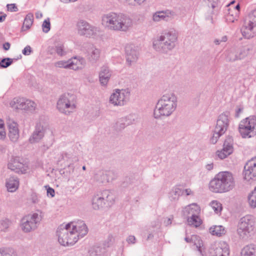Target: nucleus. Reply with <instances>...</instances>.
I'll list each match as a JSON object with an SVG mask.
<instances>
[{
	"mask_svg": "<svg viewBox=\"0 0 256 256\" xmlns=\"http://www.w3.org/2000/svg\"><path fill=\"white\" fill-rule=\"evenodd\" d=\"M178 104L177 97L173 92L164 94L158 100L154 111L156 118L170 116L176 110Z\"/></svg>",
	"mask_w": 256,
	"mask_h": 256,
	"instance_id": "obj_3",
	"label": "nucleus"
},
{
	"mask_svg": "<svg viewBox=\"0 0 256 256\" xmlns=\"http://www.w3.org/2000/svg\"><path fill=\"white\" fill-rule=\"evenodd\" d=\"M210 204L216 214H218L222 210V204L218 200H212Z\"/></svg>",
	"mask_w": 256,
	"mask_h": 256,
	"instance_id": "obj_44",
	"label": "nucleus"
},
{
	"mask_svg": "<svg viewBox=\"0 0 256 256\" xmlns=\"http://www.w3.org/2000/svg\"><path fill=\"white\" fill-rule=\"evenodd\" d=\"M175 16L176 13L170 10L158 11L153 14L152 20L156 22L162 20L168 22L173 19Z\"/></svg>",
	"mask_w": 256,
	"mask_h": 256,
	"instance_id": "obj_17",
	"label": "nucleus"
},
{
	"mask_svg": "<svg viewBox=\"0 0 256 256\" xmlns=\"http://www.w3.org/2000/svg\"><path fill=\"white\" fill-rule=\"evenodd\" d=\"M182 193V190L180 188H175L170 193L169 198L172 201L176 200Z\"/></svg>",
	"mask_w": 256,
	"mask_h": 256,
	"instance_id": "obj_38",
	"label": "nucleus"
},
{
	"mask_svg": "<svg viewBox=\"0 0 256 256\" xmlns=\"http://www.w3.org/2000/svg\"><path fill=\"white\" fill-rule=\"evenodd\" d=\"M248 202L252 208H256V188L248 196Z\"/></svg>",
	"mask_w": 256,
	"mask_h": 256,
	"instance_id": "obj_42",
	"label": "nucleus"
},
{
	"mask_svg": "<svg viewBox=\"0 0 256 256\" xmlns=\"http://www.w3.org/2000/svg\"><path fill=\"white\" fill-rule=\"evenodd\" d=\"M239 131L243 138H250L256 135V117L250 116L241 121Z\"/></svg>",
	"mask_w": 256,
	"mask_h": 256,
	"instance_id": "obj_9",
	"label": "nucleus"
},
{
	"mask_svg": "<svg viewBox=\"0 0 256 256\" xmlns=\"http://www.w3.org/2000/svg\"><path fill=\"white\" fill-rule=\"evenodd\" d=\"M236 186L233 174L228 171L220 172L216 174L209 184L210 190L216 193H224L230 191Z\"/></svg>",
	"mask_w": 256,
	"mask_h": 256,
	"instance_id": "obj_4",
	"label": "nucleus"
},
{
	"mask_svg": "<svg viewBox=\"0 0 256 256\" xmlns=\"http://www.w3.org/2000/svg\"><path fill=\"white\" fill-rule=\"evenodd\" d=\"M126 242L128 244H134L136 242V238L134 236H129L126 239Z\"/></svg>",
	"mask_w": 256,
	"mask_h": 256,
	"instance_id": "obj_53",
	"label": "nucleus"
},
{
	"mask_svg": "<svg viewBox=\"0 0 256 256\" xmlns=\"http://www.w3.org/2000/svg\"><path fill=\"white\" fill-rule=\"evenodd\" d=\"M244 179L247 181L256 178V157L248 160L244 166Z\"/></svg>",
	"mask_w": 256,
	"mask_h": 256,
	"instance_id": "obj_14",
	"label": "nucleus"
},
{
	"mask_svg": "<svg viewBox=\"0 0 256 256\" xmlns=\"http://www.w3.org/2000/svg\"><path fill=\"white\" fill-rule=\"evenodd\" d=\"M102 199L98 192L94 195L92 200V205L94 210H102L106 207V205Z\"/></svg>",
	"mask_w": 256,
	"mask_h": 256,
	"instance_id": "obj_28",
	"label": "nucleus"
},
{
	"mask_svg": "<svg viewBox=\"0 0 256 256\" xmlns=\"http://www.w3.org/2000/svg\"><path fill=\"white\" fill-rule=\"evenodd\" d=\"M54 50L58 55L60 56H64L66 54L64 50V46L62 44H58L55 46Z\"/></svg>",
	"mask_w": 256,
	"mask_h": 256,
	"instance_id": "obj_46",
	"label": "nucleus"
},
{
	"mask_svg": "<svg viewBox=\"0 0 256 256\" xmlns=\"http://www.w3.org/2000/svg\"><path fill=\"white\" fill-rule=\"evenodd\" d=\"M228 12L226 16V21L228 22H234L238 20V12L236 10V12H234L231 8H228Z\"/></svg>",
	"mask_w": 256,
	"mask_h": 256,
	"instance_id": "obj_39",
	"label": "nucleus"
},
{
	"mask_svg": "<svg viewBox=\"0 0 256 256\" xmlns=\"http://www.w3.org/2000/svg\"><path fill=\"white\" fill-rule=\"evenodd\" d=\"M229 114L224 112L220 114L217 120L214 130L222 134H224L229 126Z\"/></svg>",
	"mask_w": 256,
	"mask_h": 256,
	"instance_id": "obj_15",
	"label": "nucleus"
},
{
	"mask_svg": "<svg viewBox=\"0 0 256 256\" xmlns=\"http://www.w3.org/2000/svg\"><path fill=\"white\" fill-rule=\"evenodd\" d=\"M256 232V222L254 216L248 214L240 220L237 232L240 238L246 240L254 235Z\"/></svg>",
	"mask_w": 256,
	"mask_h": 256,
	"instance_id": "obj_6",
	"label": "nucleus"
},
{
	"mask_svg": "<svg viewBox=\"0 0 256 256\" xmlns=\"http://www.w3.org/2000/svg\"><path fill=\"white\" fill-rule=\"evenodd\" d=\"M112 76V72L106 66L101 68L99 73V80L102 85L106 86Z\"/></svg>",
	"mask_w": 256,
	"mask_h": 256,
	"instance_id": "obj_26",
	"label": "nucleus"
},
{
	"mask_svg": "<svg viewBox=\"0 0 256 256\" xmlns=\"http://www.w3.org/2000/svg\"><path fill=\"white\" fill-rule=\"evenodd\" d=\"M226 60L228 62H233L238 60V56L234 54V48L229 49L226 52Z\"/></svg>",
	"mask_w": 256,
	"mask_h": 256,
	"instance_id": "obj_41",
	"label": "nucleus"
},
{
	"mask_svg": "<svg viewBox=\"0 0 256 256\" xmlns=\"http://www.w3.org/2000/svg\"><path fill=\"white\" fill-rule=\"evenodd\" d=\"M234 12H236V11L238 10L239 12L240 6L239 4H238L236 6H234L233 8H230Z\"/></svg>",
	"mask_w": 256,
	"mask_h": 256,
	"instance_id": "obj_61",
	"label": "nucleus"
},
{
	"mask_svg": "<svg viewBox=\"0 0 256 256\" xmlns=\"http://www.w3.org/2000/svg\"><path fill=\"white\" fill-rule=\"evenodd\" d=\"M42 31L45 33H47L50 31V24L49 18H48L44 20L42 24Z\"/></svg>",
	"mask_w": 256,
	"mask_h": 256,
	"instance_id": "obj_51",
	"label": "nucleus"
},
{
	"mask_svg": "<svg viewBox=\"0 0 256 256\" xmlns=\"http://www.w3.org/2000/svg\"><path fill=\"white\" fill-rule=\"evenodd\" d=\"M9 104L14 110L29 112H34L37 106L34 102L24 97L14 98L10 102Z\"/></svg>",
	"mask_w": 256,
	"mask_h": 256,
	"instance_id": "obj_10",
	"label": "nucleus"
},
{
	"mask_svg": "<svg viewBox=\"0 0 256 256\" xmlns=\"http://www.w3.org/2000/svg\"><path fill=\"white\" fill-rule=\"evenodd\" d=\"M6 138V132L4 121L0 118V140H4Z\"/></svg>",
	"mask_w": 256,
	"mask_h": 256,
	"instance_id": "obj_49",
	"label": "nucleus"
},
{
	"mask_svg": "<svg viewBox=\"0 0 256 256\" xmlns=\"http://www.w3.org/2000/svg\"><path fill=\"white\" fill-rule=\"evenodd\" d=\"M126 62L128 65L132 66L136 62L138 52L137 48L134 45L130 44L126 46Z\"/></svg>",
	"mask_w": 256,
	"mask_h": 256,
	"instance_id": "obj_19",
	"label": "nucleus"
},
{
	"mask_svg": "<svg viewBox=\"0 0 256 256\" xmlns=\"http://www.w3.org/2000/svg\"><path fill=\"white\" fill-rule=\"evenodd\" d=\"M206 168L208 170H212L214 168V164L213 163H210L206 165Z\"/></svg>",
	"mask_w": 256,
	"mask_h": 256,
	"instance_id": "obj_59",
	"label": "nucleus"
},
{
	"mask_svg": "<svg viewBox=\"0 0 256 256\" xmlns=\"http://www.w3.org/2000/svg\"><path fill=\"white\" fill-rule=\"evenodd\" d=\"M0 256H17V254L12 248H0Z\"/></svg>",
	"mask_w": 256,
	"mask_h": 256,
	"instance_id": "obj_40",
	"label": "nucleus"
},
{
	"mask_svg": "<svg viewBox=\"0 0 256 256\" xmlns=\"http://www.w3.org/2000/svg\"><path fill=\"white\" fill-rule=\"evenodd\" d=\"M31 200L32 203L36 204L38 202V199L36 195L33 194L32 195Z\"/></svg>",
	"mask_w": 256,
	"mask_h": 256,
	"instance_id": "obj_57",
	"label": "nucleus"
},
{
	"mask_svg": "<svg viewBox=\"0 0 256 256\" xmlns=\"http://www.w3.org/2000/svg\"><path fill=\"white\" fill-rule=\"evenodd\" d=\"M177 40L178 36L175 31L170 30L154 38L152 46L158 52L167 53L175 47Z\"/></svg>",
	"mask_w": 256,
	"mask_h": 256,
	"instance_id": "obj_5",
	"label": "nucleus"
},
{
	"mask_svg": "<svg viewBox=\"0 0 256 256\" xmlns=\"http://www.w3.org/2000/svg\"><path fill=\"white\" fill-rule=\"evenodd\" d=\"M34 20L33 14L30 13L28 14L24 20L23 26L22 27V30H26L30 28Z\"/></svg>",
	"mask_w": 256,
	"mask_h": 256,
	"instance_id": "obj_33",
	"label": "nucleus"
},
{
	"mask_svg": "<svg viewBox=\"0 0 256 256\" xmlns=\"http://www.w3.org/2000/svg\"><path fill=\"white\" fill-rule=\"evenodd\" d=\"M187 221L189 225L196 228L202 224V220L199 215L188 217Z\"/></svg>",
	"mask_w": 256,
	"mask_h": 256,
	"instance_id": "obj_36",
	"label": "nucleus"
},
{
	"mask_svg": "<svg viewBox=\"0 0 256 256\" xmlns=\"http://www.w3.org/2000/svg\"><path fill=\"white\" fill-rule=\"evenodd\" d=\"M254 46L252 44H248L239 48V56L242 60L248 56L253 51Z\"/></svg>",
	"mask_w": 256,
	"mask_h": 256,
	"instance_id": "obj_30",
	"label": "nucleus"
},
{
	"mask_svg": "<svg viewBox=\"0 0 256 256\" xmlns=\"http://www.w3.org/2000/svg\"><path fill=\"white\" fill-rule=\"evenodd\" d=\"M3 48L4 50H8L10 48V44L9 42H6L3 44Z\"/></svg>",
	"mask_w": 256,
	"mask_h": 256,
	"instance_id": "obj_62",
	"label": "nucleus"
},
{
	"mask_svg": "<svg viewBox=\"0 0 256 256\" xmlns=\"http://www.w3.org/2000/svg\"><path fill=\"white\" fill-rule=\"evenodd\" d=\"M8 169L18 174H26L29 167L27 163H24L22 159L18 157L11 158L8 164Z\"/></svg>",
	"mask_w": 256,
	"mask_h": 256,
	"instance_id": "obj_13",
	"label": "nucleus"
},
{
	"mask_svg": "<svg viewBox=\"0 0 256 256\" xmlns=\"http://www.w3.org/2000/svg\"><path fill=\"white\" fill-rule=\"evenodd\" d=\"M100 50L92 44L88 45L86 50L87 59L92 63L96 62L100 58Z\"/></svg>",
	"mask_w": 256,
	"mask_h": 256,
	"instance_id": "obj_22",
	"label": "nucleus"
},
{
	"mask_svg": "<svg viewBox=\"0 0 256 256\" xmlns=\"http://www.w3.org/2000/svg\"><path fill=\"white\" fill-rule=\"evenodd\" d=\"M242 256H256V248L252 245L246 246L242 251Z\"/></svg>",
	"mask_w": 256,
	"mask_h": 256,
	"instance_id": "obj_32",
	"label": "nucleus"
},
{
	"mask_svg": "<svg viewBox=\"0 0 256 256\" xmlns=\"http://www.w3.org/2000/svg\"><path fill=\"white\" fill-rule=\"evenodd\" d=\"M6 7L8 10L10 12H17L18 10V8L15 4H8Z\"/></svg>",
	"mask_w": 256,
	"mask_h": 256,
	"instance_id": "obj_54",
	"label": "nucleus"
},
{
	"mask_svg": "<svg viewBox=\"0 0 256 256\" xmlns=\"http://www.w3.org/2000/svg\"><path fill=\"white\" fill-rule=\"evenodd\" d=\"M234 54H235V55L236 56H238V60H242L241 58H240V56H239V48H234Z\"/></svg>",
	"mask_w": 256,
	"mask_h": 256,
	"instance_id": "obj_60",
	"label": "nucleus"
},
{
	"mask_svg": "<svg viewBox=\"0 0 256 256\" xmlns=\"http://www.w3.org/2000/svg\"><path fill=\"white\" fill-rule=\"evenodd\" d=\"M240 31L244 37L249 39L256 35V26L245 20Z\"/></svg>",
	"mask_w": 256,
	"mask_h": 256,
	"instance_id": "obj_20",
	"label": "nucleus"
},
{
	"mask_svg": "<svg viewBox=\"0 0 256 256\" xmlns=\"http://www.w3.org/2000/svg\"><path fill=\"white\" fill-rule=\"evenodd\" d=\"M216 154L218 158L221 160H223L230 155V154L228 153L227 151L222 148L221 150H217Z\"/></svg>",
	"mask_w": 256,
	"mask_h": 256,
	"instance_id": "obj_50",
	"label": "nucleus"
},
{
	"mask_svg": "<svg viewBox=\"0 0 256 256\" xmlns=\"http://www.w3.org/2000/svg\"><path fill=\"white\" fill-rule=\"evenodd\" d=\"M104 249L96 247L92 248L89 252L90 256H104Z\"/></svg>",
	"mask_w": 256,
	"mask_h": 256,
	"instance_id": "obj_43",
	"label": "nucleus"
},
{
	"mask_svg": "<svg viewBox=\"0 0 256 256\" xmlns=\"http://www.w3.org/2000/svg\"><path fill=\"white\" fill-rule=\"evenodd\" d=\"M229 253L228 245L226 242H222L215 249L214 256H228Z\"/></svg>",
	"mask_w": 256,
	"mask_h": 256,
	"instance_id": "obj_29",
	"label": "nucleus"
},
{
	"mask_svg": "<svg viewBox=\"0 0 256 256\" xmlns=\"http://www.w3.org/2000/svg\"><path fill=\"white\" fill-rule=\"evenodd\" d=\"M233 140L232 137H227L224 141L223 148L226 150L228 153L232 154L234 150Z\"/></svg>",
	"mask_w": 256,
	"mask_h": 256,
	"instance_id": "obj_35",
	"label": "nucleus"
},
{
	"mask_svg": "<svg viewBox=\"0 0 256 256\" xmlns=\"http://www.w3.org/2000/svg\"><path fill=\"white\" fill-rule=\"evenodd\" d=\"M6 124L8 129V136L12 142L18 140L20 136L18 124L10 118L7 119Z\"/></svg>",
	"mask_w": 256,
	"mask_h": 256,
	"instance_id": "obj_18",
	"label": "nucleus"
},
{
	"mask_svg": "<svg viewBox=\"0 0 256 256\" xmlns=\"http://www.w3.org/2000/svg\"><path fill=\"white\" fill-rule=\"evenodd\" d=\"M54 66L58 68L69 69L68 60H59L54 63Z\"/></svg>",
	"mask_w": 256,
	"mask_h": 256,
	"instance_id": "obj_48",
	"label": "nucleus"
},
{
	"mask_svg": "<svg viewBox=\"0 0 256 256\" xmlns=\"http://www.w3.org/2000/svg\"><path fill=\"white\" fill-rule=\"evenodd\" d=\"M210 232L212 235L220 236L224 234L225 230L222 226H214L210 228Z\"/></svg>",
	"mask_w": 256,
	"mask_h": 256,
	"instance_id": "obj_34",
	"label": "nucleus"
},
{
	"mask_svg": "<svg viewBox=\"0 0 256 256\" xmlns=\"http://www.w3.org/2000/svg\"><path fill=\"white\" fill-rule=\"evenodd\" d=\"M6 186L9 192H14L19 186L18 179L14 176L10 177L6 180Z\"/></svg>",
	"mask_w": 256,
	"mask_h": 256,
	"instance_id": "obj_27",
	"label": "nucleus"
},
{
	"mask_svg": "<svg viewBox=\"0 0 256 256\" xmlns=\"http://www.w3.org/2000/svg\"><path fill=\"white\" fill-rule=\"evenodd\" d=\"M110 174H114L113 171L98 170L96 172L94 176V181L100 184L108 182L110 178H108Z\"/></svg>",
	"mask_w": 256,
	"mask_h": 256,
	"instance_id": "obj_24",
	"label": "nucleus"
},
{
	"mask_svg": "<svg viewBox=\"0 0 256 256\" xmlns=\"http://www.w3.org/2000/svg\"><path fill=\"white\" fill-rule=\"evenodd\" d=\"M200 212V207L196 204L192 203L184 207L182 214L184 216L188 218L190 216L199 215Z\"/></svg>",
	"mask_w": 256,
	"mask_h": 256,
	"instance_id": "obj_23",
	"label": "nucleus"
},
{
	"mask_svg": "<svg viewBox=\"0 0 256 256\" xmlns=\"http://www.w3.org/2000/svg\"><path fill=\"white\" fill-rule=\"evenodd\" d=\"M54 190L53 188H48L47 189V195L48 196H50L51 197H54Z\"/></svg>",
	"mask_w": 256,
	"mask_h": 256,
	"instance_id": "obj_56",
	"label": "nucleus"
},
{
	"mask_svg": "<svg viewBox=\"0 0 256 256\" xmlns=\"http://www.w3.org/2000/svg\"><path fill=\"white\" fill-rule=\"evenodd\" d=\"M76 28L78 34L88 38H96L100 34V30L98 27L92 26L84 20L78 22Z\"/></svg>",
	"mask_w": 256,
	"mask_h": 256,
	"instance_id": "obj_11",
	"label": "nucleus"
},
{
	"mask_svg": "<svg viewBox=\"0 0 256 256\" xmlns=\"http://www.w3.org/2000/svg\"><path fill=\"white\" fill-rule=\"evenodd\" d=\"M88 228L82 220L62 224L56 231L59 243L64 246H70L76 242L80 238L87 234Z\"/></svg>",
	"mask_w": 256,
	"mask_h": 256,
	"instance_id": "obj_1",
	"label": "nucleus"
},
{
	"mask_svg": "<svg viewBox=\"0 0 256 256\" xmlns=\"http://www.w3.org/2000/svg\"><path fill=\"white\" fill-rule=\"evenodd\" d=\"M102 24L108 30L126 32L132 28L133 21L126 14L110 12L102 16Z\"/></svg>",
	"mask_w": 256,
	"mask_h": 256,
	"instance_id": "obj_2",
	"label": "nucleus"
},
{
	"mask_svg": "<svg viewBox=\"0 0 256 256\" xmlns=\"http://www.w3.org/2000/svg\"><path fill=\"white\" fill-rule=\"evenodd\" d=\"M31 52V48L28 46L22 50V54L24 55H29Z\"/></svg>",
	"mask_w": 256,
	"mask_h": 256,
	"instance_id": "obj_55",
	"label": "nucleus"
},
{
	"mask_svg": "<svg viewBox=\"0 0 256 256\" xmlns=\"http://www.w3.org/2000/svg\"><path fill=\"white\" fill-rule=\"evenodd\" d=\"M190 240H192V242L196 246L198 250L203 256V243L200 237L196 235H192Z\"/></svg>",
	"mask_w": 256,
	"mask_h": 256,
	"instance_id": "obj_31",
	"label": "nucleus"
},
{
	"mask_svg": "<svg viewBox=\"0 0 256 256\" xmlns=\"http://www.w3.org/2000/svg\"><path fill=\"white\" fill-rule=\"evenodd\" d=\"M247 21L256 26V10L252 12L246 19Z\"/></svg>",
	"mask_w": 256,
	"mask_h": 256,
	"instance_id": "obj_47",
	"label": "nucleus"
},
{
	"mask_svg": "<svg viewBox=\"0 0 256 256\" xmlns=\"http://www.w3.org/2000/svg\"><path fill=\"white\" fill-rule=\"evenodd\" d=\"M36 18H40L42 17V14L40 12H38L36 13Z\"/></svg>",
	"mask_w": 256,
	"mask_h": 256,
	"instance_id": "obj_63",
	"label": "nucleus"
},
{
	"mask_svg": "<svg viewBox=\"0 0 256 256\" xmlns=\"http://www.w3.org/2000/svg\"><path fill=\"white\" fill-rule=\"evenodd\" d=\"M222 135V134L216 132V130H214L212 136L210 138V142L212 144H215L218 142L220 137Z\"/></svg>",
	"mask_w": 256,
	"mask_h": 256,
	"instance_id": "obj_52",
	"label": "nucleus"
},
{
	"mask_svg": "<svg viewBox=\"0 0 256 256\" xmlns=\"http://www.w3.org/2000/svg\"><path fill=\"white\" fill-rule=\"evenodd\" d=\"M124 124L128 126L137 122L138 120V116L136 114H130L123 118Z\"/></svg>",
	"mask_w": 256,
	"mask_h": 256,
	"instance_id": "obj_37",
	"label": "nucleus"
},
{
	"mask_svg": "<svg viewBox=\"0 0 256 256\" xmlns=\"http://www.w3.org/2000/svg\"><path fill=\"white\" fill-rule=\"evenodd\" d=\"M42 217V213L40 210L25 216L20 220L21 230L24 232H30L34 230L40 224Z\"/></svg>",
	"mask_w": 256,
	"mask_h": 256,
	"instance_id": "obj_7",
	"label": "nucleus"
},
{
	"mask_svg": "<svg viewBox=\"0 0 256 256\" xmlns=\"http://www.w3.org/2000/svg\"><path fill=\"white\" fill-rule=\"evenodd\" d=\"M146 0H134L133 6L136 5H140L143 4Z\"/></svg>",
	"mask_w": 256,
	"mask_h": 256,
	"instance_id": "obj_58",
	"label": "nucleus"
},
{
	"mask_svg": "<svg viewBox=\"0 0 256 256\" xmlns=\"http://www.w3.org/2000/svg\"><path fill=\"white\" fill-rule=\"evenodd\" d=\"M46 130V126L40 122L37 123L34 130L29 138V142L31 144L39 142L44 136Z\"/></svg>",
	"mask_w": 256,
	"mask_h": 256,
	"instance_id": "obj_16",
	"label": "nucleus"
},
{
	"mask_svg": "<svg viewBox=\"0 0 256 256\" xmlns=\"http://www.w3.org/2000/svg\"><path fill=\"white\" fill-rule=\"evenodd\" d=\"M14 59L6 58H2L0 62V68H6L12 64Z\"/></svg>",
	"mask_w": 256,
	"mask_h": 256,
	"instance_id": "obj_45",
	"label": "nucleus"
},
{
	"mask_svg": "<svg viewBox=\"0 0 256 256\" xmlns=\"http://www.w3.org/2000/svg\"><path fill=\"white\" fill-rule=\"evenodd\" d=\"M184 192L186 193V194L187 196H189L192 194V192L190 188L186 189V190H184Z\"/></svg>",
	"mask_w": 256,
	"mask_h": 256,
	"instance_id": "obj_64",
	"label": "nucleus"
},
{
	"mask_svg": "<svg viewBox=\"0 0 256 256\" xmlns=\"http://www.w3.org/2000/svg\"><path fill=\"white\" fill-rule=\"evenodd\" d=\"M130 96L128 89H116L111 94L109 102L114 106H123L129 100Z\"/></svg>",
	"mask_w": 256,
	"mask_h": 256,
	"instance_id": "obj_12",
	"label": "nucleus"
},
{
	"mask_svg": "<svg viewBox=\"0 0 256 256\" xmlns=\"http://www.w3.org/2000/svg\"><path fill=\"white\" fill-rule=\"evenodd\" d=\"M76 108V96L72 94L66 93L62 95L57 102V108L62 113L69 114Z\"/></svg>",
	"mask_w": 256,
	"mask_h": 256,
	"instance_id": "obj_8",
	"label": "nucleus"
},
{
	"mask_svg": "<svg viewBox=\"0 0 256 256\" xmlns=\"http://www.w3.org/2000/svg\"><path fill=\"white\" fill-rule=\"evenodd\" d=\"M69 69L77 70L82 69L85 64V60L80 56L72 58L68 60Z\"/></svg>",
	"mask_w": 256,
	"mask_h": 256,
	"instance_id": "obj_25",
	"label": "nucleus"
},
{
	"mask_svg": "<svg viewBox=\"0 0 256 256\" xmlns=\"http://www.w3.org/2000/svg\"><path fill=\"white\" fill-rule=\"evenodd\" d=\"M98 194L102 198V201L106 205V207L112 206L115 201V195L114 193L108 190L98 191Z\"/></svg>",
	"mask_w": 256,
	"mask_h": 256,
	"instance_id": "obj_21",
	"label": "nucleus"
}]
</instances>
